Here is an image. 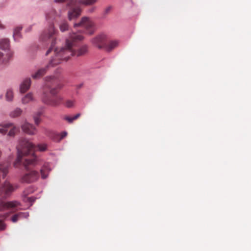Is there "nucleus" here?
<instances>
[{"instance_id":"72a5a7b5","label":"nucleus","mask_w":251,"mask_h":251,"mask_svg":"<svg viewBox=\"0 0 251 251\" xmlns=\"http://www.w3.org/2000/svg\"><path fill=\"white\" fill-rule=\"evenodd\" d=\"M82 86H83V84L82 83L79 84H78V85H77L76 86V88L77 89H80V88H81L82 87Z\"/></svg>"},{"instance_id":"bb28decb","label":"nucleus","mask_w":251,"mask_h":251,"mask_svg":"<svg viewBox=\"0 0 251 251\" xmlns=\"http://www.w3.org/2000/svg\"><path fill=\"white\" fill-rule=\"evenodd\" d=\"M75 104L74 100H68L65 102V105L68 108H71L74 106Z\"/></svg>"},{"instance_id":"9d476101","label":"nucleus","mask_w":251,"mask_h":251,"mask_svg":"<svg viewBox=\"0 0 251 251\" xmlns=\"http://www.w3.org/2000/svg\"><path fill=\"white\" fill-rule=\"evenodd\" d=\"M39 176V175L37 172L31 171L24 175L21 180L23 182L31 183L37 180Z\"/></svg>"},{"instance_id":"7c9ffc66","label":"nucleus","mask_w":251,"mask_h":251,"mask_svg":"<svg viewBox=\"0 0 251 251\" xmlns=\"http://www.w3.org/2000/svg\"><path fill=\"white\" fill-rule=\"evenodd\" d=\"M96 7H93L89 9V12L92 13L96 10Z\"/></svg>"},{"instance_id":"1a4fd4ad","label":"nucleus","mask_w":251,"mask_h":251,"mask_svg":"<svg viewBox=\"0 0 251 251\" xmlns=\"http://www.w3.org/2000/svg\"><path fill=\"white\" fill-rule=\"evenodd\" d=\"M106 42V37L104 34H100L92 40L93 45L100 49H104Z\"/></svg>"},{"instance_id":"a878e982","label":"nucleus","mask_w":251,"mask_h":251,"mask_svg":"<svg viewBox=\"0 0 251 251\" xmlns=\"http://www.w3.org/2000/svg\"><path fill=\"white\" fill-rule=\"evenodd\" d=\"M80 114L78 113L72 117L66 116L64 118V119H65V120L67 121L69 123H71L74 120H76L77 118H78L80 117Z\"/></svg>"},{"instance_id":"0eeeda50","label":"nucleus","mask_w":251,"mask_h":251,"mask_svg":"<svg viewBox=\"0 0 251 251\" xmlns=\"http://www.w3.org/2000/svg\"><path fill=\"white\" fill-rule=\"evenodd\" d=\"M75 27H82L84 28L88 34H92L95 31V26L93 22L88 17H83L80 22L74 25Z\"/></svg>"},{"instance_id":"c85d7f7f","label":"nucleus","mask_w":251,"mask_h":251,"mask_svg":"<svg viewBox=\"0 0 251 251\" xmlns=\"http://www.w3.org/2000/svg\"><path fill=\"white\" fill-rule=\"evenodd\" d=\"M6 228V225L1 221H0V230H4Z\"/></svg>"},{"instance_id":"2f4dec72","label":"nucleus","mask_w":251,"mask_h":251,"mask_svg":"<svg viewBox=\"0 0 251 251\" xmlns=\"http://www.w3.org/2000/svg\"><path fill=\"white\" fill-rule=\"evenodd\" d=\"M3 53L1 51H0V62H3Z\"/></svg>"},{"instance_id":"412c9836","label":"nucleus","mask_w":251,"mask_h":251,"mask_svg":"<svg viewBox=\"0 0 251 251\" xmlns=\"http://www.w3.org/2000/svg\"><path fill=\"white\" fill-rule=\"evenodd\" d=\"M42 113L43 112L41 110H40L34 114L33 116V119L36 125H38L40 124L41 121L40 117L42 115Z\"/></svg>"},{"instance_id":"5701e85b","label":"nucleus","mask_w":251,"mask_h":251,"mask_svg":"<svg viewBox=\"0 0 251 251\" xmlns=\"http://www.w3.org/2000/svg\"><path fill=\"white\" fill-rule=\"evenodd\" d=\"M59 29L61 31L64 32L69 29V25L67 22L63 21L59 25Z\"/></svg>"},{"instance_id":"f03ea898","label":"nucleus","mask_w":251,"mask_h":251,"mask_svg":"<svg viewBox=\"0 0 251 251\" xmlns=\"http://www.w3.org/2000/svg\"><path fill=\"white\" fill-rule=\"evenodd\" d=\"M47 149L46 144H39L36 146L32 143L26 140H23L19 147L17 148V158L14 163V166L18 168L23 165L28 170L36 164V157L34 156V151L37 150L44 151Z\"/></svg>"},{"instance_id":"4be33fe9","label":"nucleus","mask_w":251,"mask_h":251,"mask_svg":"<svg viewBox=\"0 0 251 251\" xmlns=\"http://www.w3.org/2000/svg\"><path fill=\"white\" fill-rule=\"evenodd\" d=\"M57 16V12L54 9L51 10L50 12L46 14V18L48 20H53Z\"/></svg>"},{"instance_id":"4468645a","label":"nucleus","mask_w":251,"mask_h":251,"mask_svg":"<svg viewBox=\"0 0 251 251\" xmlns=\"http://www.w3.org/2000/svg\"><path fill=\"white\" fill-rule=\"evenodd\" d=\"M10 164L9 162H6L0 164V173L2 174V177L4 178L8 173V170Z\"/></svg>"},{"instance_id":"aec40b11","label":"nucleus","mask_w":251,"mask_h":251,"mask_svg":"<svg viewBox=\"0 0 251 251\" xmlns=\"http://www.w3.org/2000/svg\"><path fill=\"white\" fill-rule=\"evenodd\" d=\"M22 29V27L21 26H18L14 30L13 38L15 40H18L19 38L20 37V32Z\"/></svg>"},{"instance_id":"473e14b6","label":"nucleus","mask_w":251,"mask_h":251,"mask_svg":"<svg viewBox=\"0 0 251 251\" xmlns=\"http://www.w3.org/2000/svg\"><path fill=\"white\" fill-rule=\"evenodd\" d=\"M66 0H54V1L56 3H63Z\"/></svg>"},{"instance_id":"f3484780","label":"nucleus","mask_w":251,"mask_h":251,"mask_svg":"<svg viewBox=\"0 0 251 251\" xmlns=\"http://www.w3.org/2000/svg\"><path fill=\"white\" fill-rule=\"evenodd\" d=\"M34 100L32 94L30 93L27 94L25 95L22 99V103L23 104H27L30 101H32Z\"/></svg>"},{"instance_id":"2eb2a0df","label":"nucleus","mask_w":251,"mask_h":251,"mask_svg":"<svg viewBox=\"0 0 251 251\" xmlns=\"http://www.w3.org/2000/svg\"><path fill=\"white\" fill-rule=\"evenodd\" d=\"M118 44L119 42L117 41H111L107 45L106 44H105L104 49L107 51H110L117 47Z\"/></svg>"},{"instance_id":"f8f14e48","label":"nucleus","mask_w":251,"mask_h":251,"mask_svg":"<svg viewBox=\"0 0 251 251\" xmlns=\"http://www.w3.org/2000/svg\"><path fill=\"white\" fill-rule=\"evenodd\" d=\"M31 79L29 78H25L20 85V92L22 93L26 92L30 88Z\"/></svg>"},{"instance_id":"423d86ee","label":"nucleus","mask_w":251,"mask_h":251,"mask_svg":"<svg viewBox=\"0 0 251 251\" xmlns=\"http://www.w3.org/2000/svg\"><path fill=\"white\" fill-rule=\"evenodd\" d=\"M54 56L50 61L49 64L45 68L39 69L36 72L32 74V77L34 79H38L42 77L46 73L48 68L50 67H53L61 63L60 59L55 56V54L53 52Z\"/></svg>"},{"instance_id":"39448f33","label":"nucleus","mask_w":251,"mask_h":251,"mask_svg":"<svg viewBox=\"0 0 251 251\" xmlns=\"http://www.w3.org/2000/svg\"><path fill=\"white\" fill-rule=\"evenodd\" d=\"M67 4L70 7L68 11V18L70 20L75 19L80 15L81 9L78 5L77 0H70Z\"/></svg>"},{"instance_id":"a211bd4d","label":"nucleus","mask_w":251,"mask_h":251,"mask_svg":"<svg viewBox=\"0 0 251 251\" xmlns=\"http://www.w3.org/2000/svg\"><path fill=\"white\" fill-rule=\"evenodd\" d=\"M50 169L47 166H44L40 170L41 177L43 179L46 178L50 172Z\"/></svg>"},{"instance_id":"6e6552de","label":"nucleus","mask_w":251,"mask_h":251,"mask_svg":"<svg viewBox=\"0 0 251 251\" xmlns=\"http://www.w3.org/2000/svg\"><path fill=\"white\" fill-rule=\"evenodd\" d=\"M10 128L8 133V135L10 137H13L16 133L19 130V128L16 127L12 123L5 124L4 125H0V133L5 134L9 128Z\"/></svg>"},{"instance_id":"c756f323","label":"nucleus","mask_w":251,"mask_h":251,"mask_svg":"<svg viewBox=\"0 0 251 251\" xmlns=\"http://www.w3.org/2000/svg\"><path fill=\"white\" fill-rule=\"evenodd\" d=\"M112 9V7L109 6H108L105 9H104V14L105 15H107L108 14L110 11H111Z\"/></svg>"},{"instance_id":"393cba45","label":"nucleus","mask_w":251,"mask_h":251,"mask_svg":"<svg viewBox=\"0 0 251 251\" xmlns=\"http://www.w3.org/2000/svg\"><path fill=\"white\" fill-rule=\"evenodd\" d=\"M5 97L7 101H11L12 100L13 98V92L11 89H9L7 90Z\"/></svg>"},{"instance_id":"f257e3e1","label":"nucleus","mask_w":251,"mask_h":251,"mask_svg":"<svg viewBox=\"0 0 251 251\" xmlns=\"http://www.w3.org/2000/svg\"><path fill=\"white\" fill-rule=\"evenodd\" d=\"M56 32L57 30L55 29L54 25L50 24L41 35V40L44 42L49 41L51 43L50 47L46 53V55L53 51L55 54V56L59 57L61 61L68 60L72 56H82L87 52V45H83L78 48L79 42L84 39L83 36L79 33L75 32L71 33L69 38L66 39L65 47L60 49L54 48Z\"/></svg>"},{"instance_id":"7ed1b4c3","label":"nucleus","mask_w":251,"mask_h":251,"mask_svg":"<svg viewBox=\"0 0 251 251\" xmlns=\"http://www.w3.org/2000/svg\"><path fill=\"white\" fill-rule=\"evenodd\" d=\"M59 89L57 79L54 77H47L45 84L43 88L42 102L50 106L59 105L63 100L62 97L58 95Z\"/></svg>"},{"instance_id":"9b49d317","label":"nucleus","mask_w":251,"mask_h":251,"mask_svg":"<svg viewBox=\"0 0 251 251\" xmlns=\"http://www.w3.org/2000/svg\"><path fill=\"white\" fill-rule=\"evenodd\" d=\"M22 130L29 135H34L37 132L36 128L31 124L25 122L22 126Z\"/></svg>"},{"instance_id":"20e7f679","label":"nucleus","mask_w":251,"mask_h":251,"mask_svg":"<svg viewBox=\"0 0 251 251\" xmlns=\"http://www.w3.org/2000/svg\"><path fill=\"white\" fill-rule=\"evenodd\" d=\"M14 190L12 185L6 181L0 188V210H4L11 208H14L20 205L18 201L4 202L2 200L6 199Z\"/></svg>"},{"instance_id":"ddd939ff","label":"nucleus","mask_w":251,"mask_h":251,"mask_svg":"<svg viewBox=\"0 0 251 251\" xmlns=\"http://www.w3.org/2000/svg\"><path fill=\"white\" fill-rule=\"evenodd\" d=\"M29 214L28 212H19L14 215L11 217V220L13 223H16L18 220L23 218H27Z\"/></svg>"},{"instance_id":"6ab92c4d","label":"nucleus","mask_w":251,"mask_h":251,"mask_svg":"<svg viewBox=\"0 0 251 251\" xmlns=\"http://www.w3.org/2000/svg\"><path fill=\"white\" fill-rule=\"evenodd\" d=\"M22 111L21 108H17L10 112V116L12 118L17 117L21 115Z\"/></svg>"},{"instance_id":"cd10ccee","label":"nucleus","mask_w":251,"mask_h":251,"mask_svg":"<svg viewBox=\"0 0 251 251\" xmlns=\"http://www.w3.org/2000/svg\"><path fill=\"white\" fill-rule=\"evenodd\" d=\"M67 132H62L60 135H57L58 136H59V139L58 140V141H60L62 140L63 138L66 136L67 135Z\"/></svg>"},{"instance_id":"b1692460","label":"nucleus","mask_w":251,"mask_h":251,"mask_svg":"<svg viewBox=\"0 0 251 251\" xmlns=\"http://www.w3.org/2000/svg\"><path fill=\"white\" fill-rule=\"evenodd\" d=\"M97 0H79L78 2L79 5L80 4L88 5L94 3Z\"/></svg>"},{"instance_id":"dca6fc26","label":"nucleus","mask_w":251,"mask_h":251,"mask_svg":"<svg viewBox=\"0 0 251 251\" xmlns=\"http://www.w3.org/2000/svg\"><path fill=\"white\" fill-rule=\"evenodd\" d=\"M9 40L7 38L2 39L0 41V48L2 50H7L9 48Z\"/></svg>"}]
</instances>
